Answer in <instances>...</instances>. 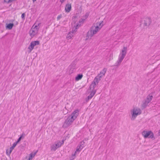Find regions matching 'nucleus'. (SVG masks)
<instances>
[{
    "label": "nucleus",
    "mask_w": 160,
    "mask_h": 160,
    "mask_svg": "<svg viewBox=\"0 0 160 160\" xmlns=\"http://www.w3.org/2000/svg\"><path fill=\"white\" fill-rule=\"evenodd\" d=\"M103 22H98L93 25L91 28L90 31H89L86 36L85 40H88L91 39V38L94 35L96 34L101 29L103 26L102 23Z\"/></svg>",
    "instance_id": "obj_1"
},
{
    "label": "nucleus",
    "mask_w": 160,
    "mask_h": 160,
    "mask_svg": "<svg viewBox=\"0 0 160 160\" xmlns=\"http://www.w3.org/2000/svg\"><path fill=\"white\" fill-rule=\"evenodd\" d=\"M127 52V47L124 46L121 50L119 55L118 59L114 65V66L119 67L121 64L122 61L125 58Z\"/></svg>",
    "instance_id": "obj_2"
},
{
    "label": "nucleus",
    "mask_w": 160,
    "mask_h": 160,
    "mask_svg": "<svg viewBox=\"0 0 160 160\" xmlns=\"http://www.w3.org/2000/svg\"><path fill=\"white\" fill-rule=\"evenodd\" d=\"M142 112L141 110L138 108H134L130 110V115H129L130 119L132 121L134 120L137 116L140 115Z\"/></svg>",
    "instance_id": "obj_3"
},
{
    "label": "nucleus",
    "mask_w": 160,
    "mask_h": 160,
    "mask_svg": "<svg viewBox=\"0 0 160 160\" xmlns=\"http://www.w3.org/2000/svg\"><path fill=\"white\" fill-rule=\"evenodd\" d=\"M63 143L64 141L63 140L61 142L59 141L55 142L54 144L51 146V150L53 151H56L57 148L60 147Z\"/></svg>",
    "instance_id": "obj_4"
},
{
    "label": "nucleus",
    "mask_w": 160,
    "mask_h": 160,
    "mask_svg": "<svg viewBox=\"0 0 160 160\" xmlns=\"http://www.w3.org/2000/svg\"><path fill=\"white\" fill-rule=\"evenodd\" d=\"M80 26V24L79 23H77L76 25H74V28H75V30H72V31L69 32L66 38L68 39H69L72 38L73 36V33L76 31V30Z\"/></svg>",
    "instance_id": "obj_5"
},
{
    "label": "nucleus",
    "mask_w": 160,
    "mask_h": 160,
    "mask_svg": "<svg viewBox=\"0 0 160 160\" xmlns=\"http://www.w3.org/2000/svg\"><path fill=\"white\" fill-rule=\"evenodd\" d=\"M74 120L68 116L67 119L65 120L63 125V127L66 128L72 124Z\"/></svg>",
    "instance_id": "obj_6"
},
{
    "label": "nucleus",
    "mask_w": 160,
    "mask_h": 160,
    "mask_svg": "<svg viewBox=\"0 0 160 160\" xmlns=\"http://www.w3.org/2000/svg\"><path fill=\"white\" fill-rule=\"evenodd\" d=\"M38 27L36 25L34 28H32L29 32L30 36L31 37H33L38 33Z\"/></svg>",
    "instance_id": "obj_7"
},
{
    "label": "nucleus",
    "mask_w": 160,
    "mask_h": 160,
    "mask_svg": "<svg viewBox=\"0 0 160 160\" xmlns=\"http://www.w3.org/2000/svg\"><path fill=\"white\" fill-rule=\"evenodd\" d=\"M107 69L106 68H104L102 71H101L100 73L95 78L97 80L99 81L104 76L105 74L107 71Z\"/></svg>",
    "instance_id": "obj_8"
},
{
    "label": "nucleus",
    "mask_w": 160,
    "mask_h": 160,
    "mask_svg": "<svg viewBox=\"0 0 160 160\" xmlns=\"http://www.w3.org/2000/svg\"><path fill=\"white\" fill-rule=\"evenodd\" d=\"M77 68V65L74 63H72L69 67L68 70V73L69 74H71L73 73Z\"/></svg>",
    "instance_id": "obj_9"
},
{
    "label": "nucleus",
    "mask_w": 160,
    "mask_h": 160,
    "mask_svg": "<svg viewBox=\"0 0 160 160\" xmlns=\"http://www.w3.org/2000/svg\"><path fill=\"white\" fill-rule=\"evenodd\" d=\"M39 42L38 41L32 42L28 48L29 50V52L30 53L31 52V51L33 49L35 46L39 45Z\"/></svg>",
    "instance_id": "obj_10"
},
{
    "label": "nucleus",
    "mask_w": 160,
    "mask_h": 160,
    "mask_svg": "<svg viewBox=\"0 0 160 160\" xmlns=\"http://www.w3.org/2000/svg\"><path fill=\"white\" fill-rule=\"evenodd\" d=\"M99 81L98 80H97V79H96L94 78L93 81L92 82L91 84L89 87L90 90H96L95 89V88L96 87V86L98 84Z\"/></svg>",
    "instance_id": "obj_11"
},
{
    "label": "nucleus",
    "mask_w": 160,
    "mask_h": 160,
    "mask_svg": "<svg viewBox=\"0 0 160 160\" xmlns=\"http://www.w3.org/2000/svg\"><path fill=\"white\" fill-rule=\"evenodd\" d=\"M78 114L79 111L77 109L73 112L71 115L69 116L74 121L77 118L78 115Z\"/></svg>",
    "instance_id": "obj_12"
},
{
    "label": "nucleus",
    "mask_w": 160,
    "mask_h": 160,
    "mask_svg": "<svg viewBox=\"0 0 160 160\" xmlns=\"http://www.w3.org/2000/svg\"><path fill=\"white\" fill-rule=\"evenodd\" d=\"M152 132L151 131H143L142 133V135L145 138H146L151 134Z\"/></svg>",
    "instance_id": "obj_13"
},
{
    "label": "nucleus",
    "mask_w": 160,
    "mask_h": 160,
    "mask_svg": "<svg viewBox=\"0 0 160 160\" xmlns=\"http://www.w3.org/2000/svg\"><path fill=\"white\" fill-rule=\"evenodd\" d=\"M90 94L88 96L87 99L86 100L87 101H88L89 99H91L92 98V97L94 96V95L95 94L96 92V90H90Z\"/></svg>",
    "instance_id": "obj_14"
},
{
    "label": "nucleus",
    "mask_w": 160,
    "mask_h": 160,
    "mask_svg": "<svg viewBox=\"0 0 160 160\" xmlns=\"http://www.w3.org/2000/svg\"><path fill=\"white\" fill-rule=\"evenodd\" d=\"M84 142L83 141L81 142L80 144L77 147L76 150V151L78 152H80L81 151L83 147V145H84Z\"/></svg>",
    "instance_id": "obj_15"
},
{
    "label": "nucleus",
    "mask_w": 160,
    "mask_h": 160,
    "mask_svg": "<svg viewBox=\"0 0 160 160\" xmlns=\"http://www.w3.org/2000/svg\"><path fill=\"white\" fill-rule=\"evenodd\" d=\"M144 21V25L145 26H148L151 23V20L149 18H145Z\"/></svg>",
    "instance_id": "obj_16"
},
{
    "label": "nucleus",
    "mask_w": 160,
    "mask_h": 160,
    "mask_svg": "<svg viewBox=\"0 0 160 160\" xmlns=\"http://www.w3.org/2000/svg\"><path fill=\"white\" fill-rule=\"evenodd\" d=\"M71 9V4H68L66 5L65 11L66 12H69Z\"/></svg>",
    "instance_id": "obj_17"
},
{
    "label": "nucleus",
    "mask_w": 160,
    "mask_h": 160,
    "mask_svg": "<svg viewBox=\"0 0 160 160\" xmlns=\"http://www.w3.org/2000/svg\"><path fill=\"white\" fill-rule=\"evenodd\" d=\"M153 98V93L152 92V93H150L147 96V97L145 99L150 102L152 100Z\"/></svg>",
    "instance_id": "obj_18"
},
{
    "label": "nucleus",
    "mask_w": 160,
    "mask_h": 160,
    "mask_svg": "<svg viewBox=\"0 0 160 160\" xmlns=\"http://www.w3.org/2000/svg\"><path fill=\"white\" fill-rule=\"evenodd\" d=\"M150 102L148 101H147L146 99L143 101V103L142 105V107L143 108H146L147 106L148 105V104Z\"/></svg>",
    "instance_id": "obj_19"
},
{
    "label": "nucleus",
    "mask_w": 160,
    "mask_h": 160,
    "mask_svg": "<svg viewBox=\"0 0 160 160\" xmlns=\"http://www.w3.org/2000/svg\"><path fill=\"white\" fill-rule=\"evenodd\" d=\"M37 152V151L34 153H30L29 154V157H28V159L27 160H32V158L35 157Z\"/></svg>",
    "instance_id": "obj_20"
},
{
    "label": "nucleus",
    "mask_w": 160,
    "mask_h": 160,
    "mask_svg": "<svg viewBox=\"0 0 160 160\" xmlns=\"http://www.w3.org/2000/svg\"><path fill=\"white\" fill-rule=\"evenodd\" d=\"M83 77L82 74H78L75 78V80L76 81H78L82 79Z\"/></svg>",
    "instance_id": "obj_21"
},
{
    "label": "nucleus",
    "mask_w": 160,
    "mask_h": 160,
    "mask_svg": "<svg viewBox=\"0 0 160 160\" xmlns=\"http://www.w3.org/2000/svg\"><path fill=\"white\" fill-rule=\"evenodd\" d=\"M13 26V23H9L7 25L6 28H8L9 29H12Z\"/></svg>",
    "instance_id": "obj_22"
},
{
    "label": "nucleus",
    "mask_w": 160,
    "mask_h": 160,
    "mask_svg": "<svg viewBox=\"0 0 160 160\" xmlns=\"http://www.w3.org/2000/svg\"><path fill=\"white\" fill-rule=\"evenodd\" d=\"M12 151V150L10 148L7 149L6 151V153L7 155L8 156H10Z\"/></svg>",
    "instance_id": "obj_23"
},
{
    "label": "nucleus",
    "mask_w": 160,
    "mask_h": 160,
    "mask_svg": "<svg viewBox=\"0 0 160 160\" xmlns=\"http://www.w3.org/2000/svg\"><path fill=\"white\" fill-rule=\"evenodd\" d=\"M17 143L15 142H14L12 145V146L11 147L9 148H10L12 150L14 148L16 147Z\"/></svg>",
    "instance_id": "obj_24"
},
{
    "label": "nucleus",
    "mask_w": 160,
    "mask_h": 160,
    "mask_svg": "<svg viewBox=\"0 0 160 160\" xmlns=\"http://www.w3.org/2000/svg\"><path fill=\"white\" fill-rule=\"evenodd\" d=\"M77 152H78L77 151H76L75 152L74 154H73L72 155V158L73 159H74L75 158V155L76 154Z\"/></svg>",
    "instance_id": "obj_25"
},
{
    "label": "nucleus",
    "mask_w": 160,
    "mask_h": 160,
    "mask_svg": "<svg viewBox=\"0 0 160 160\" xmlns=\"http://www.w3.org/2000/svg\"><path fill=\"white\" fill-rule=\"evenodd\" d=\"M77 152H78L77 151H76L75 152L74 154H73L72 155V158L73 159H74L75 158V155L76 154Z\"/></svg>",
    "instance_id": "obj_26"
},
{
    "label": "nucleus",
    "mask_w": 160,
    "mask_h": 160,
    "mask_svg": "<svg viewBox=\"0 0 160 160\" xmlns=\"http://www.w3.org/2000/svg\"><path fill=\"white\" fill-rule=\"evenodd\" d=\"M4 1L7 3H9L13 2L12 0H4Z\"/></svg>",
    "instance_id": "obj_27"
},
{
    "label": "nucleus",
    "mask_w": 160,
    "mask_h": 160,
    "mask_svg": "<svg viewBox=\"0 0 160 160\" xmlns=\"http://www.w3.org/2000/svg\"><path fill=\"white\" fill-rule=\"evenodd\" d=\"M62 15L61 14L59 15L57 18V20H59L62 18Z\"/></svg>",
    "instance_id": "obj_28"
},
{
    "label": "nucleus",
    "mask_w": 160,
    "mask_h": 160,
    "mask_svg": "<svg viewBox=\"0 0 160 160\" xmlns=\"http://www.w3.org/2000/svg\"><path fill=\"white\" fill-rule=\"evenodd\" d=\"M150 136H149V138H154V136L153 133L152 132Z\"/></svg>",
    "instance_id": "obj_29"
},
{
    "label": "nucleus",
    "mask_w": 160,
    "mask_h": 160,
    "mask_svg": "<svg viewBox=\"0 0 160 160\" xmlns=\"http://www.w3.org/2000/svg\"><path fill=\"white\" fill-rule=\"evenodd\" d=\"M25 136V134L24 133H22L20 136V137H21L22 138H24Z\"/></svg>",
    "instance_id": "obj_30"
},
{
    "label": "nucleus",
    "mask_w": 160,
    "mask_h": 160,
    "mask_svg": "<svg viewBox=\"0 0 160 160\" xmlns=\"http://www.w3.org/2000/svg\"><path fill=\"white\" fill-rule=\"evenodd\" d=\"M21 137H19L18 139V141L16 142L18 143L21 140Z\"/></svg>",
    "instance_id": "obj_31"
},
{
    "label": "nucleus",
    "mask_w": 160,
    "mask_h": 160,
    "mask_svg": "<svg viewBox=\"0 0 160 160\" xmlns=\"http://www.w3.org/2000/svg\"><path fill=\"white\" fill-rule=\"evenodd\" d=\"M21 17L22 19L24 18L25 17V14L24 13H23L22 14Z\"/></svg>",
    "instance_id": "obj_32"
},
{
    "label": "nucleus",
    "mask_w": 160,
    "mask_h": 160,
    "mask_svg": "<svg viewBox=\"0 0 160 160\" xmlns=\"http://www.w3.org/2000/svg\"><path fill=\"white\" fill-rule=\"evenodd\" d=\"M88 14H87H87H86V15H85V19H86L88 18Z\"/></svg>",
    "instance_id": "obj_33"
},
{
    "label": "nucleus",
    "mask_w": 160,
    "mask_h": 160,
    "mask_svg": "<svg viewBox=\"0 0 160 160\" xmlns=\"http://www.w3.org/2000/svg\"><path fill=\"white\" fill-rule=\"evenodd\" d=\"M158 133L159 134V135H160V130L159 131Z\"/></svg>",
    "instance_id": "obj_34"
},
{
    "label": "nucleus",
    "mask_w": 160,
    "mask_h": 160,
    "mask_svg": "<svg viewBox=\"0 0 160 160\" xmlns=\"http://www.w3.org/2000/svg\"><path fill=\"white\" fill-rule=\"evenodd\" d=\"M36 0H32L33 2H35Z\"/></svg>",
    "instance_id": "obj_35"
},
{
    "label": "nucleus",
    "mask_w": 160,
    "mask_h": 160,
    "mask_svg": "<svg viewBox=\"0 0 160 160\" xmlns=\"http://www.w3.org/2000/svg\"><path fill=\"white\" fill-rule=\"evenodd\" d=\"M79 23H80V22H81V21L80 20V21H79Z\"/></svg>",
    "instance_id": "obj_36"
}]
</instances>
